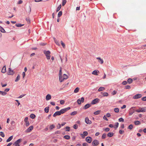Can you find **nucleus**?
<instances>
[{"label":"nucleus","instance_id":"1","mask_svg":"<svg viewBox=\"0 0 146 146\" xmlns=\"http://www.w3.org/2000/svg\"><path fill=\"white\" fill-rule=\"evenodd\" d=\"M68 78V77L67 75L64 74L62 76V75L61 76H59V79L60 82H62L64 81V80L67 79Z\"/></svg>","mask_w":146,"mask_h":146},{"label":"nucleus","instance_id":"2","mask_svg":"<svg viewBox=\"0 0 146 146\" xmlns=\"http://www.w3.org/2000/svg\"><path fill=\"white\" fill-rule=\"evenodd\" d=\"M135 111L138 113L145 112H146V107L139 108L138 109L136 110Z\"/></svg>","mask_w":146,"mask_h":146},{"label":"nucleus","instance_id":"3","mask_svg":"<svg viewBox=\"0 0 146 146\" xmlns=\"http://www.w3.org/2000/svg\"><path fill=\"white\" fill-rule=\"evenodd\" d=\"M22 139H19L16 141L15 142H14L13 145L14 146H19L20 145L19 143L21 141Z\"/></svg>","mask_w":146,"mask_h":146},{"label":"nucleus","instance_id":"4","mask_svg":"<svg viewBox=\"0 0 146 146\" xmlns=\"http://www.w3.org/2000/svg\"><path fill=\"white\" fill-rule=\"evenodd\" d=\"M142 96V95L141 94H138L135 95L133 97V98L136 99L140 98Z\"/></svg>","mask_w":146,"mask_h":146},{"label":"nucleus","instance_id":"5","mask_svg":"<svg viewBox=\"0 0 146 146\" xmlns=\"http://www.w3.org/2000/svg\"><path fill=\"white\" fill-rule=\"evenodd\" d=\"M99 144V141L97 140H94L92 143V145L93 146H97Z\"/></svg>","mask_w":146,"mask_h":146},{"label":"nucleus","instance_id":"6","mask_svg":"<svg viewBox=\"0 0 146 146\" xmlns=\"http://www.w3.org/2000/svg\"><path fill=\"white\" fill-rule=\"evenodd\" d=\"M100 101V100L98 98H96L93 100L91 104H94L98 103Z\"/></svg>","mask_w":146,"mask_h":146},{"label":"nucleus","instance_id":"7","mask_svg":"<svg viewBox=\"0 0 146 146\" xmlns=\"http://www.w3.org/2000/svg\"><path fill=\"white\" fill-rule=\"evenodd\" d=\"M33 128V126H30L29 128L27 129L25 131V132L27 133H28L31 131Z\"/></svg>","mask_w":146,"mask_h":146},{"label":"nucleus","instance_id":"8","mask_svg":"<svg viewBox=\"0 0 146 146\" xmlns=\"http://www.w3.org/2000/svg\"><path fill=\"white\" fill-rule=\"evenodd\" d=\"M84 97L81 98V99H78L77 101L78 104H81V102H84Z\"/></svg>","mask_w":146,"mask_h":146},{"label":"nucleus","instance_id":"9","mask_svg":"<svg viewBox=\"0 0 146 146\" xmlns=\"http://www.w3.org/2000/svg\"><path fill=\"white\" fill-rule=\"evenodd\" d=\"M92 138L90 137H87L86 139V141L88 143H90L92 141Z\"/></svg>","mask_w":146,"mask_h":146},{"label":"nucleus","instance_id":"10","mask_svg":"<svg viewBox=\"0 0 146 146\" xmlns=\"http://www.w3.org/2000/svg\"><path fill=\"white\" fill-rule=\"evenodd\" d=\"M85 122L88 124H91L92 123L91 121L89 119L88 117H86L85 118Z\"/></svg>","mask_w":146,"mask_h":146},{"label":"nucleus","instance_id":"11","mask_svg":"<svg viewBox=\"0 0 146 146\" xmlns=\"http://www.w3.org/2000/svg\"><path fill=\"white\" fill-rule=\"evenodd\" d=\"M134 107H132L131 108L130 111L129 112V114L130 115H132L135 112V111L134 110H133L132 109Z\"/></svg>","mask_w":146,"mask_h":146},{"label":"nucleus","instance_id":"12","mask_svg":"<svg viewBox=\"0 0 146 146\" xmlns=\"http://www.w3.org/2000/svg\"><path fill=\"white\" fill-rule=\"evenodd\" d=\"M61 115L60 113V111H57L55 112V113L53 115V116L55 117L57 115Z\"/></svg>","mask_w":146,"mask_h":146},{"label":"nucleus","instance_id":"13","mask_svg":"<svg viewBox=\"0 0 146 146\" xmlns=\"http://www.w3.org/2000/svg\"><path fill=\"white\" fill-rule=\"evenodd\" d=\"M91 106V104H86L84 107L83 108L84 109H86L88 108Z\"/></svg>","mask_w":146,"mask_h":146},{"label":"nucleus","instance_id":"14","mask_svg":"<svg viewBox=\"0 0 146 146\" xmlns=\"http://www.w3.org/2000/svg\"><path fill=\"white\" fill-rule=\"evenodd\" d=\"M99 71L97 70H95L93 71L92 73V74L96 75H98V73H99Z\"/></svg>","mask_w":146,"mask_h":146},{"label":"nucleus","instance_id":"15","mask_svg":"<svg viewBox=\"0 0 146 146\" xmlns=\"http://www.w3.org/2000/svg\"><path fill=\"white\" fill-rule=\"evenodd\" d=\"M9 71L8 72V74L9 75H13L14 74V72L13 70H11L10 68H9Z\"/></svg>","mask_w":146,"mask_h":146},{"label":"nucleus","instance_id":"16","mask_svg":"<svg viewBox=\"0 0 146 146\" xmlns=\"http://www.w3.org/2000/svg\"><path fill=\"white\" fill-rule=\"evenodd\" d=\"M51 99V96L49 94H48L46 96V100H48Z\"/></svg>","mask_w":146,"mask_h":146},{"label":"nucleus","instance_id":"17","mask_svg":"<svg viewBox=\"0 0 146 146\" xmlns=\"http://www.w3.org/2000/svg\"><path fill=\"white\" fill-rule=\"evenodd\" d=\"M6 68L5 66H4L1 70V72L3 73H5L6 72Z\"/></svg>","mask_w":146,"mask_h":146},{"label":"nucleus","instance_id":"18","mask_svg":"<svg viewBox=\"0 0 146 146\" xmlns=\"http://www.w3.org/2000/svg\"><path fill=\"white\" fill-rule=\"evenodd\" d=\"M101 94L103 95L104 96H108V93L106 92H101Z\"/></svg>","mask_w":146,"mask_h":146},{"label":"nucleus","instance_id":"19","mask_svg":"<svg viewBox=\"0 0 146 146\" xmlns=\"http://www.w3.org/2000/svg\"><path fill=\"white\" fill-rule=\"evenodd\" d=\"M66 110L65 109V108L64 109H62V110H61L60 111V114H63L65 112H66Z\"/></svg>","mask_w":146,"mask_h":146},{"label":"nucleus","instance_id":"20","mask_svg":"<svg viewBox=\"0 0 146 146\" xmlns=\"http://www.w3.org/2000/svg\"><path fill=\"white\" fill-rule=\"evenodd\" d=\"M105 88L103 87H101L98 89V91L99 92H100L102 91L105 90Z\"/></svg>","mask_w":146,"mask_h":146},{"label":"nucleus","instance_id":"21","mask_svg":"<svg viewBox=\"0 0 146 146\" xmlns=\"http://www.w3.org/2000/svg\"><path fill=\"white\" fill-rule=\"evenodd\" d=\"M31 7L30 6H29L28 9H27L26 11V12L29 14L31 12Z\"/></svg>","mask_w":146,"mask_h":146},{"label":"nucleus","instance_id":"22","mask_svg":"<svg viewBox=\"0 0 146 146\" xmlns=\"http://www.w3.org/2000/svg\"><path fill=\"white\" fill-rule=\"evenodd\" d=\"M0 31L2 33H5L6 32L4 29L1 26H0Z\"/></svg>","mask_w":146,"mask_h":146},{"label":"nucleus","instance_id":"23","mask_svg":"<svg viewBox=\"0 0 146 146\" xmlns=\"http://www.w3.org/2000/svg\"><path fill=\"white\" fill-rule=\"evenodd\" d=\"M44 54H45L46 56L50 54V52L49 51H44Z\"/></svg>","mask_w":146,"mask_h":146},{"label":"nucleus","instance_id":"24","mask_svg":"<svg viewBox=\"0 0 146 146\" xmlns=\"http://www.w3.org/2000/svg\"><path fill=\"white\" fill-rule=\"evenodd\" d=\"M80 90V88L78 87H77L76 88V89L74 90V92L75 93H77Z\"/></svg>","mask_w":146,"mask_h":146},{"label":"nucleus","instance_id":"25","mask_svg":"<svg viewBox=\"0 0 146 146\" xmlns=\"http://www.w3.org/2000/svg\"><path fill=\"white\" fill-rule=\"evenodd\" d=\"M13 138V136H11L9 137L8 139L7 140V142H9Z\"/></svg>","mask_w":146,"mask_h":146},{"label":"nucleus","instance_id":"26","mask_svg":"<svg viewBox=\"0 0 146 146\" xmlns=\"http://www.w3.org/2000/svg\"><path fill=\"white\" fill-rule=\"evenodd\" d=\"M62 68L61 67H60L59 72V76H62Z\"/></svg>","mask_w":146,"mask_h":146},{"label":"nucleus","instance_id":"27","mask_svg":"<svg viewBox=\"0 0 146 146\" xmlns=\"http://www.w3.org/2000/svg\"><path fill=\"white\" fill-rule=\"evenodd\" d=\"M113 133L110 132L108 134L107 136L108 137H112L113 136Z\"/></svg>","mask_w":146,"mask_h":146},{"label":"nucleus","instance_id":"28","mask_svg":"<svg viewBox=\"0 0 146 146\" xmlns=\"http://www.w3.org/2000/svg\"><path fill=\"white\" fill-rule=\"evenodd\" d=\"M0 94L3 96H5L7 94V93L4 91H0Z\"/></svg>","mask_w":146,"mask_h":146},{"label":"nucleus","instance_id":"29","mask_svg":"<svg viewBox=\"0 0 146 146\" xmlns=\"http://www.w3.org/2000/svg\"><path fill=\"white\" fill-rule=\"evenodd\" d=\"M20 76L19 75H18L16 78V79L15 80V81L17 82L20 79Z\"/></svg>","mask_w":146,"mask_h":146},{"label":"nucleus","instance_id":"30","mask_svg":"<svg viewBox=\"0 0 146 146\" xmlns=\"http://www.w3.org/2000/svg\"><path fill=\"white\" fill-rule=\"evenodd\" d=\"M133 81L132 79L131 78H129L127 80V82L129 84L132 83Z\"/></svg>","mask_w":146,"mask_h":146},{"label":"nucleus","instance_id":"31","mask_svg":"<svg viewBox=\"0 0 146 146\" xmlns=\"http://www.w3.org/2000/svg\"><path fill=\"white\" fill-rule=\"evenodd\" d=\"M49 107H47L45 108L44 109L45 112L46 113H48L49 111Z\"/></svg>","mask_w":146,"mask_h":146},{"label":"nucleus","instance_id":"32","mask_svg":"<svg viewBox=\"0 0 146 146\" xmlns=\"http://www.w3.org/2000/svg\"><path fill=\"white\" fill-rule=\"evenodd\" d=\"M24 25L23 24L22 25L20 23H16L15 25L16 26L18 27H21Z\"/></svg>","mask_w":146,"mask_h":146},{"label":"nucleus","instance_id":"33","mask_svg":"<svg viewBox=\"0 0 146 146\" xmlns=\"http://www.w3.org/2000/svg\"><path fill=\"white\" fill-rule=\"evenodd\" d=\"M134 123L135 125H138L141 124L140 121H136L134 122Z\"/></svg>","mask_w":146,"mask_h":146},{"label":"nucleus","instance_id":"34","mask_svg":"<svg viewBox=\"0 0 146 146\" xmlns=\"http://www.w3.org/2000/svg\"><path fill=\"white\" fill-rule=\"evenodd\" d=\"M55 127V125L53 124L51 125L49 127L50 129V130H52Z\"/></svg>","mask_w":146,"mask_h":146},{"label":"nucleus","instance_id":"35","mask_svg":"<svg viewBox=\"0 0 146 146\" xmlns=\"http://www.w3.org/2000/svg\"><path fill=\"white\" fill-rule=\"evenodd\" d=\"M100 110L97 111L94 113V114L95 115H97L100 113Z\"/></svg>","mask_w":146,"mask_h":146},{"label":"nucleus","instance_id":"36","mask_svg":"<svg viewBox=\"0 0 146 146\" xmlns=\"http://www.w3.org/2000/svg\"><path fill=\"white\" fill-rule=\"evenodd\" d=\"M133 128V125L132 124H131L129 126L128 128L130 130H131Z\"/></svg>","mask_w":146,"mask_h":146},{"label":"nucleus","instance_id":"37","mask_svg":"<svg viewBox=\"0 0 146 146\" xmlns=\"http://www.w3.org/2000/svg\"><path fill=\"white\" fill-rule=\"evenodd\" d=\"M11 125L15 127V123L14 121H12L11 123Z\"/></svg>","mask_w":146,"mask_h":146},{"label":"nucleus","instance_id":"38","mask_svg":"<svg viewBox=\"0 0 146 146\" xmlns=\"http://www.w3.org/2000/svg\"><path fill=\"white\" fill-rule=\"evenodd\" d=\"M62 11H60L58 13V17H60L62 15Z\"/></svg>","mask_w":146,"mask_h":146},{"label":"nucleus","instance_id":"39","mask_svg":"<svg viewBox=\"0 0 146 146\" xmlns=\"http://www.w3.org/2000/svg\"><path fill=\"white\" fill-rule=\"evenodd\" d=\"M64 138H65V139H69L70 138V137L69 135H66L64 136Z\"/></svg>","mask_w":146,"mask_h":146},{"label":"nucleus","instance_id":"40","mask_svg":"<svg viewBox=\"0 0 146 146\" xmlns=\"http://www.w3.org/2000/svg\"><path fill=\"white\" fill-rule=\"evenodd\" d=\"M114 111L115 112L118 113L119 112V110L118 108H115L114 109Z\"/></svg>","mask_w":146,"mask_h":146},{"label":"nucleus","instance_id":"41","mask_svg":"<svg viewBox=\"0 0 146 146\" xmlns=\"http://www.w3.org/2000/svg\"><path fill=\"white\" fill-rule=\"evenodd\" d=\"M30 116L31 118L34 119L35 117V115L34 114L32 113V114H31L30 115Z\"/></svg>","mask_w":146,"mask_h":146},{"label":"nucleus","instance_id":"42","mask_svg":"<svg viewBox=\"0 0 146 146\" xmlns=\"http://www.w3.org/2000/svg\"><path fill=\"white\" fill-rule=\"evenodd\" d=\"M26 20L27 21V22L28 23H30V19L29 17H27L26 19Z\"/></svg>","mask_w":146,"mask_h":146},{"label":"nucleus","instance_id":"43","mask_svg":"<svg viewBox=\"0 0 146 146\" xmlns=\"http://www.w3.org/2000/svg\"><path fill=\"white\" fill-rule=\"evenodd\" d=\"M61 7V5L60 4L57 7L56 9V11L58 12L60 10Z\"/></svg>","mask_w":146,"mask_h":146},{"label":"nucleus","instance_id":"44","mask_svg":"<svg viewBox=\"0 0 146 146\" xmlns=\"http://www.w3.org/2000/svg\"><path fill=\"white\" fill-rule=\"evenodd\" d=\"M14 127L12 126V125H11L10 126L9 128V129L10 130H12L13 129H14Z\"/></svg>","mask_w":146,"mask_h":146},{"label":"nucleus","instance_id":"45","mask_svg":"<svg viewBox=\"0 0 146 146\" xmlns=\"http://www.w3.org/2000/svg\"><path fill=\"white\" fill-rule=\"evenodd\" d=\"M66 0H62V5L64 6L66 3Z\"/></svg>","mask_w":146,"mask_h":146},{"label":"nucleus","instance_id":"46","mask_svg":"<svg viewBox=\"0 0 146 146\" xmlns=\"http://www.w3.org/2000/svg\"><path fill=\"white\" fill-rule=\"evenodd\" d=\"M119 124V123L118 122H117L115 123V127L114 128L115 129H117L118 127Z\"/></svg>","mask_w":146,"mask_h":146},{"label":"nucleus","instance_id":"47","mask_svg":"<svg viewBox=\"0 0 146 146\" xmlns=\"http://www.w3.org/2000/svg\"><path fill=\"white\" fill-rule=\"evenodd\" d=\"M66 131H70V127H65Z\"/></svg>","mask_w":146,"mask_h":146},{"label":"nucleus","instance_id":"48","mask_svg":"<svg viewBox=\"0 0 146 146\" xmlns=\"http://www.w3.org/2000/svg\"><path fill=\"white\" fill-rule=\"evenodd\" d=\"M0 135L3 137H4L5 136V135L3 132H0Z\"/></svg>","mask_w":146,"mask_h":146},{"label":"nucleus","instance_id":"49","mask_svg":"<svg viewBox=\"0 0 146 146\" xmlns=\"http://www.w3.org/2000/svg\"><path fill=\"white\" fill-rule=\"evenodd\" d=\"M119 121V122H124V119L122 117H121L119 118L118 119Z\"/></svg>","mask_w":146,"mask_h":146},{"label":"nucleus","instance_id":"50","mask_svg":"<svg viewBox=\"0 0 146 146\" xmlns=\"http://www.w3.org/2000/svg\"><path fill=\"white\" fill-rule=\"evenodd\" d=\"M106 137V134L105 133H104L102 136V138L103 139H105Z\"/></svg>","mask_w":146,"mask_h":146},{"label":"nucleus","instance_id":"51","mask_svg":"<svg viewBox=\"0 0 146 146\" xmlns=\"http://www.w3.org/2000/svg\"><path fill=\"white\" fill-rule=\"evenodd\" d=\"M78 127V125L76 124H75L74 125V128L75 129H77Z\"/></svg>","mask_w":146,"mask_h":146},{"label":"nucleus","instance_id":"52","mask_svg":"<svg viewBox=\"0 0 146 146\" xmlns=\"http://www.w3.org/2000/svg\"><path fill=\"white\" fill-rule=\"evenodd\" d=\"M61 44L63 48H64L65 47V44L62 41H61Z\"/></svg>","mask_w":146,"mask_h":146},{"label":"nucleus","instance_id":"53","mask_svg":"<svg viewBox=\"0 0 146 146\" xmlns=\"http://www.w3.org/2000/svg\"><path fill=\"white\" fill-rule=\"evenodd\" d=\"M64 101L63 100H61L60 101V104H63L64 103Z\"/></svg>","mask_w":146,"mask_h":146},{"label":"nucleus","instance_id":"54","mask_svg":"<svg viewBox=\"0 0 146 146\" xmlns=\"http://www.w3.org/2000/svg\"><path fill=\"white\" fill-rule=\"evenodd\" d=\"M141 100L143 101H146V96L142 98Z\"/></svg>","mask_w":146,"mask_h":146},{"label":"nucleus","instance_id":"55","mask_svg":"<svg viewBox=\"0 0 146 146\" xmlns=\"http://www.w3.org/2000/svg\"><path fill=\"white\" fill-rule=\"evenodd\" d=\"M117 93V92L115 90H114L112 92L111 94L113 95H114L115 94Z\"/></svg>","mask_w":146,"mask_h":146},{"label":"nucleus","instance_id":"56","mask_svg":"<svg viewBox=\"0 0 146 146\" xmlns=\"http://www.w3.org/2000/svg\"><path fill=\"white\" fill-rule=\"evenodd\" d=\"M124 131L123 130H119V133L120 134H122L123 133Z\"/></svg>","mask_w":146,"mask_h":146},{"label":"nucleus","instance_id":"57","mask_svg":"<svg viewBox=\"0 0 146 146\" xmlns=\"http://www.w3.org/2000/svg\"><path fill=\"white\" fill-rule=\"evenodd\" d=\"M83 134L85 136H87L88 134V132L86 131H84L83 132Z\"/></svg>","mask_w":146,"mask_h":146},{"label":"nucleus","instance_id":"58","mask_svg":"<svg viewBox=\"0 0 146 146\" xmlns=\"http://www.w3.org/2000/svg\"><path fill=\"white\" fill-rule=\"evenodd\" d=\"M57 129H60L61 128V125L60 124L58 123V125L57 126Z\"/></svg>","mask_w":146,"mask_h":146},{"label":"nucleus","instance_id":"59","mask_svg":"<svg viewBox=\"0 0 146 146\" xmlns=\"http://www.w3.org/2000/svg\"><path fill=\"white\" fill-rule=\"evenodd\" d=\"M125 88L126 89H130L131 88L130 86L129 85H127L125 86Z\"/></svg>","mask_w":146,"mask_h":146},{"label":"nucleus","instance_id":"60","mask_svg":"<svg viewBox=\"0 0 146 146\" xmlns=\"http://www.w3.org/2000/svg\"><path fill=\"white\" fill-rule=\"evenodd\" d=\"M103 119L107 121H108V119L106 118L105 115L103 117Z\"/></svg>","mask_w":146,"mask_h":146},{"label":"nucleus","instance_id":"61","mask_svg":"<svg viewBox=\"0 0 146 146\" xmlns=\"http://www.w3.org/2000/svg\"><path fill=\"white\" fill-rule=\"evenodd\" d=\"M55 41V43H56V44H57L58 45H60V43L58 41L56 40Z\"/></svg>","mask_w":146,"mask_h":146},{"label":"nucleus","instance_id":"62","mask_svg":"<svg viewBox=\"0 0 146 146\" xmlns=\"http://www.w3.org/2000/svg\"><path fill=\"white\" fill-rule=\"evenodd\" d=\"M106 117H110L111 116V115L110 113H108L106 114Z\"/></svg>","mask_w":146,"mask_h":146},{"label":"nucleus","instance_id":"63","mask_svg":"<svg viewBox=\"0 0 146 146\" xmlns=\"http://www.w3.org/2000/svg\"><path fill=\"white\" fill-rule=\"evenodd\" d=\"M80 135L82 137V138H85V135L81 133L80 134Z\"/></svg>","mask_w":146,"mask_h":146},{"label":"nucleus","instance_id":"64","mask_svg":"<svg viewBox=\"0 0 146 146\" xmlns=\"http://www.w3.org/2000/svg\"><path fill=\"white\" fill-rule=\"evenodd\" d=\"M82 145L83 146H88V144L86 143H83Z\"/></svg>","mask_w":146,"mask_h":146}]
</instances>
